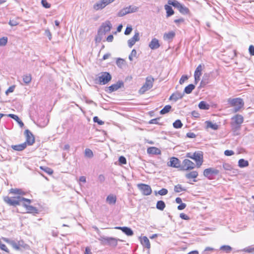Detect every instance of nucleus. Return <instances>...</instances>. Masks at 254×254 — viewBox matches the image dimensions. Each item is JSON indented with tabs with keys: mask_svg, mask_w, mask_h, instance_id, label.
Wrapping results in <instances>:
<instances>
[{
	"mask_svg": "<svg viewBox=\"0 0 254 254\" xmlns=\"http://www.w3.org/2000/svg\"><path fill=\"white\" fill-rule=\"evenodd\" d=\"M230 125L231 130L235 135L239 134L241 125L244 122V117L240 114H237L231 118Z\"/></svg>",
	"mask_w": 254,
	"mask_h": 254,
	"instance_id": "nucleus-1",
	"label": "nucleus"
},
{
	"mask_svg": "<svg viewBox=\"0 0 254 254\" xmlns=\"http://www.w3.org/2000/svg\"><path fill=\"white\" fill-rule=\"evenodd\" d=\"M4 200L6 203L12 206L22 205L24 201H27L28 203L31 202V199L25 198L20 195L14 197L6 196L4 197Z\"/></svg>",
	"mask_w": 254,
	"mask_h": 254,
	"instance_id": "nucleus-2",
	"label": "nucleus"
},
{
	"mask_svg": "<svg viewBox=\"0 0 254 254\" xmlns=\"http://www.w3.org/2000/svg\"><path fill=\"white\" fill-rule=\"evenodd\" d=\"M228 103L230 107H234V113L239 112L244 105V102L243 99L240 98H229L228 99Z\"/></svg>",
	"mask_w": 254,
	"mask_h": 254,
	"instance_id": "nucleus-3",
	"label": "nucleus"
},
{
	"mask_svg": "<svg viewBox=\"0 0 254 254\" xmlns=\"http://www.w3.org/2000/svg\"><path fill=\"white\" fill-rule=\"evenodd\" d=\"M186 156L194 160L196 162V165L197 168H199L203 163V155L201 152H195L193 154L188 153Z\"/></svg>",
	"mask_w": 254,
	"mask_h": 254,
	"instance_id": "nucleus-4",
	"label": "nucleus"
},
{
	"mask_svg": "<svg viewBox=\"0 0 254 254\" xmlns=\"http://www.w3.org/2000/svg\"><path fill=\"white\" fill-rule=\"evenodd\" d=\"M101 243L103 245H108L113 247H116L118 244V241L119 239L113 237H108L104 236H101L98 239Z\"/></svg>",
	"mask_w": 254,
	"mask_h": 254,
	"instance_id": "nucleus-5",
	"label": "nucleus"
},
{
	"mask_svg": "<svg viewBox=\"0 0 254 254\" xmlns=\"http://www.w3.org/2000/svg\"><path fill=\"white\" fill-rule=\"evenodd\" d=\"M154 81V78H153L152 76H147L146 78L145 83L139 90V93L140 94H143L146 91L151 89L153 86Z\"/></svg>",
	"mask_w": 254,
	"mask_h": 254,
	"instance_id": "nucleus-6",
	"label": "nucleus"
},
{
	"mask_svg": "<svg viewBox=\"0 0 254 254\" xmlns=\"http://www.w3.org/2000/svg\"><path fill=\"white\" fill-rule=\"evenodd\" d=\"M112 77L110 74L107 72H102L98 74L96 80L100 84L104 85L107 84L111 80Z\"/></svg>",
	"mask_w": 254,
	"mask_h": 254,
	"instance_id": "nucleus-7",
	"label": "nucleus"
},
{
	"mask_svg": "<svg viewBox=\"0 0 254 254\" xmlns=\"http://www.w3.org/2000/svg\"><path fill=\"white\" fill-rule=\"evenodd\" d=\"M219 173L218 170L214 168H208L205 169L203 171V175L209 180H213L214 176L217 175Z\"/></svg>",
	"mask_w": 254,
	"mask_h": 254,
	"instance_id": "nucleus-8",
	"label": "nucleus"
},
{
	"mask_svg": "<svg viewBox=\"0 0 254 254\" xmlns=\"http://www.w3.org/2000/svg\"><path fill=\"white\" fill-rule=\"evenodd\" d=\"M138 7L136 6L129 5L120 10L117 15L119 17H122L127 14L135 12L138 10Z\"/></svg>",
	"mask_w": 254,
	"mask_h": 254,
	"instance_id": "nucleus-9",
	"label": "nucleus"
},
{
	"mask_svg": "<svg viewBox=\"0 0 254 254\" xmlns=\"http://www.w3.org/2000/svg\"><path fill=\"white\" fill-rule=\"evenodd\" d=\"M115 0H100L93 5L95 10H99L105 8L107 5L113 2Z\"/></svg>",
	"mask_w": 254,
	"mask_h": 254,
	"instance_id": "nucleus-10",
	"label": "nucleus"
},
{
	"mask_svg": "<svg viewBox=\"0 0 254 254\" xmlns=\"http://www.w3.org/2000/svg\"><path fill=\"white\" fill-rule=\"evenodd\" d=\"M112 27L111 22L109 20H106L103 22L98 29L99 34L105 35L107 32H109Z\"/></svg>",
	"mask_w": 254,
	"mask_h": 254,
	"instance_id": "nucleus-11",
	"label": "nucleus"
},
{
	"mask_svg": "<svg viewBox=\"0 0 254 254\" xmlns=\"http://www.w3.org/2000/svg\"><path fill=\"white\" fill-rule=\"evenodd\" d=\"M137 187L144 195H150L152 192L151 188L148 185L139 184L137 185Z\"/></svg>",
	"mask_w": 254,
	"mask_h": 254,
	"instance_id": "nucleus-12",
	"label": "nucleus"
},
{
	"mask_svg": "<svg viewBox=\"0 0 254 254\" xmlns=\"http://www.w3.org/2000/svg\"><path fill=\"white\" fill-rule=\"evenodd\" d=\"M24 134L26 136V146L32 145L35 142V137L32 132L28 129H26Z\"/></svg>",
	"mask_w": 254,
	"mask_h": 254,
	"instance_id": "nucleus-13",
	"label": "nucleus"
},
{
	"mask_svg": "<svg viewBox=\"0 0 254 254\" xmlns=\"http://www.w3.org/2000/svg\"><path fill=\"white\" fill-rule=\"evenodd\" d=\"M195 165L189 159H185L183 161L182 169L183 170H190L195 168Z\"/></svg>",
	"mask_w": 254,
	"mask_h": 254,
	"instance_id": "nucleus-14",
	"label": "nucleus"
},
{
	"mask_svg": "<svg viewBox=\"0 0 254 254\" xmlns=\"http://www.w3.org/2000/svg\"><path fill=\"white\" fill-rule=\"evenodd\" d=\"M168 165L172 167L178 168L181 166V162L176 157H171L170 161L168 163Z\"/></svg>",
	"mask_w": 254,
	"mask_h": 254,
	"instance_id": "nucleus-15",
	"label": "nucleus"
},
{
	"mask_svg": "<svg viewBox=\"0 0 254 254\" xmlns=\"http://www.w3.org/2000/svg\"><path fill=\"white\" fill-rule=\"evenodd\" d=\"M139 33L138 32H136L133 36L127 41L128 47L131 48L135 44L136 42L139 41Z\"/></svg>",
	"mask_w": 254,
	"mask_h": 254,
	"instance_id": "nucleus-16",
	"label": "nucleus"
},
{
	"mask_svg": "<svg viewBox=\"0 0 254 254\" xmlns=\"http://www.w3.org/2000/svg\"><path fill=\"white\" fill-rule=\"evenodd\" d=\"M29 204L30 203H28L27 201H24L22 205L26 208L28 213L38 214V210L35 207L30 205Z\"/></svg>",
	"mask_w": 254,
	"mask_h": 254,
	"instance_id": "nucleus-17",
	"label": "nucleus"
},
{
	"mask_svg": "<svg viewBox=\"0 0 254 254\" xmlns=\"http://www.w3.org/2000/svg\"><path fill=\"white\" fill-rule=\"evenodd\" d=\"M123 85V82L122 81H119L116 83L108 87V90H109V92H112L121 88Z\"/></svg>",
	"mask_w": 254,
	"mask_h": 254,
	"instance_id": "nucleus-18",
	"label": "nucleus"
},
{
	"mask_svg": "<svg viewBox=\"0 0 254 254\" xmlns=\"http://www.w3.org/2000/svg\"><path fill=\"white\" fill-rule=\"evenodd\" d=\"M184 96V93H181L179 92H176L173 93L169 98L170 100L174 102L177 101L179 99H181Z\"/></svg>",
	"mask_w": 254,
	"mask_h": 254,
	"instance_id": "nucleus-19",
	"label": "nucleus"
},
{
	"mask_svg": "<svg viewBox=\"0 0 254 254\" xmlns=\"http://www.w3.org/2000/svg\"><path fill=\"white\" fill-rule=\"evenodd\" d=\"M160 46V45L159 44V40L155 38L152 39L151 42L149 44V47L151 50L157 49L159 48Z\"/></svg>",
	"mask_w": 254,
	"mask_h": 254,
	"instance_id": "nucleus-20",
	"label": "nucleus"
},
{
	"mask_svg": "<svg viewBox=\"0 0 254 254\" xmlns=\"http://www.w3.org/2000/svg\"><path fill=\"white\" fill-rule=\"evenodd\" d=\"M115 229L121 230L128 236H132L133 232L132 230L129 227H116Z\"/></svg>",
	"mask_w": 254,
	"mask_h": 254,
	"instance_id": "nucleus-21",
	"label": "nucleus"
},
{
	"mask_svg": "<svg viewBox=\"0 0 254 254\" xmlns=\"http://www.w3.org/2000/svg\"><path fill=\"white\" fill-rule=\"evenodd\" d=\"M147 152L149 154L158 155L161 154L160 150L155 147H150L147 148Z\"/></svg>",
	"mask_w": 254,
	"mask_h": 254,
	"instance_id": "nucleus-22",
	"label": "nucleus"
},
{
	"mask_svg": "<svg viewBox=\"0 0 254 254\" xmlns=\"http://www.w3.org/2000/svg\"><path fill=\"white\" fill-rule=\"evenodd\" d=\"M175 36V32L171 31L168 33H164L163 35V39L165 41H171Z\"/></svg>",
	"mask_w": 254,
	"mask_h": 254,
	"instance_id": "nucleus-23",
	"label": "nucleus"
},
{
	"mask_svg": "<svg viewBox=\"0 0 254 254\" xmlns=\"http://www.w3.org/2000/svg\"><path fill=\"white\" fill-rule=\"evenodd\" d=\"M26 147V143H22L17 145H12L11 146V148L17 151H21L25 149Z\"/></svg>",
	"mask_w": 254,
	"mask_h": 254,
	"instance_id": "nucleus-24",
	"label": "nucleus"
},
{
	"mask_svg": "<svg viewBox=\"0 0 254 254\" xmlns=\"http://www.w3.org/2000/svg\"><path fill=\"white\" fill-rule=\"evenodd\" d=\"M117 197L114 194H110L106 198V201L110 204H114L116 203Z\"/></svg>",
	"mask_w": 254,
	"mask_h": 254,
	"instance_id": "nucleus-25",
	"label": "nucleus"
},
{
	"mask_svg": "<svg viewBox=\"0 0 254 254\" xmlns=\"http://www.w3.org/2000/svg\"><path fill=\"white\" fill-rule=\"evenodd\" d=\"M141 244L147 249H150V244L149 239L146 236H143L141 240Z\"/></svg>",
	"mask_w": 254,
	"mask_h": 254,
	"instance_id": "nucleus-26",
	"label": "nucleus"
},
{
	"mask_svg": "<svg viewBox=\"0 0 254 254\" xmlns=\"http://www.w3.org/2000/svg\"><path fill=\"white\" fill-rule=\"evenodd\" d=\"M164 8L166 11V16L167 17H170L174 14V11L170 5L166 4L164 6Z\"/></svg>",
	"mask_w": 254,
	"mask_h": 254,
	"instance_id": "nucleus-27",
	"label": "nucleus"
},
{
	"mask_svg": "<svg viewBox=\"0 0 254 254\" xmlns=\"http://www.w3.org/2000/svg\"><path fill=\"white\" fill-rule=\"evenodd\" d=\"M205 124L206 125V128H211L213 130H217L218 129V125L216 124H213L211 121H206Z\"/></svg>",
	"mask_w": 254,
	"mask_h": 254,
	"instance_id": "nucleus-28",
	"label": "nucleus"
},
{
	"mask_svg": "<svg viewBox=\"0 0 254 254\" xmlns=\"http://www.w3.org/2000/svg\"><path fill=\"white\" fill-rule=\"evenodd\" d=\"M8 116L11 118L12 119H14V120H15L17 122V123L19 124V125L20 126V127H22L24 126L23 123L22 122L21 120H20V119L17 115L10 114H8Z\"/></svg>",
	"mask_w": 254,
	"mask_h": 254,
	"instance_id": "nucleus-29",
	"label": "nucleus"
},
{
	"mask_svg": "<svg viewBox=\"0 0 254 254\" xmlns=\"http://www.w3.org/2000/svg\"><path fill=\"white\" fill-rule=\"evenodd\" d=\"M198 176V172L196 171H193L186 174V177L188 179H195Z\"/></svg>",
	"mask_w": 254,
	"mask_h": 254,
	"instance_id": "nucleus-30",
	"label": "nucleus"
},
{
	"mask_svg": "<svg viewBox=\"0 0 254 254\" xmlns=\"http://www.w3.org/2000/svg\"><path fill=\"white\" fill-rule=\"evenodd\" d=\"M178 10L183 14H188L190 11L189 8L182 4L180 5Z\"/></svg>",
	"mask_w": 254,
	"mask_h": 254,
	"instance_id": "nucleus-31",
	"label": "nucleus"
},
{
	"mask_svg": "<svg viewBox=\"0 0 254 254\" xmlns=\"http://www.w3.org/2000/svg\"><path fill=\"white\" fill-rule=\"evenodd\" d=\"M10 192L18 195H23L25 194V192L21 189H11L10 190Z\"/></svg>",
	"mask_w": 254,
	"mask_h": 254,
	"instance_id": "nucleus-32",
	"label": "nucleus"
},
{
	"mask_svg": "<svg viewBox=\"0 0 254 254\" xmlns=\"http://www.w3.org/2000/svg\"><path fill=\"white\" fill-rule=\"evenodd\" d=\"M238 166L240 168H244L249 166V162L244 159H241L238 161Z\"/></svg>",
	"mask_w": 254,
	"mask_h": 254,
	"instance_id": "nucleus-33",
	"label": "nucleus"
},
{
	"mask_svg": "<svg viewBox=\"0 0 254 254\" xmlns=\"http://www.w3.org/2000/svg\"><path fill=\"white\" fill-rule=\"evenodd\" d=\"M195 86L192 84H190L186 86L184 89V93L186 94H190L192 91L194 89Z\"/></svg>",
	"mask_w": 254,
	"mask_h": 254,
	"instance_id": "nucleus-34",
	"label": "nucleus"
},
{
	"mask_svg": "<svg viewBox=\"0 0 254 254\" xmlns=\"http://www.w3.org/2000/svg\"><path fill=\"white\" fill-rule=\"evenodd\" d=\"M166 206L165 202L162 200H159L156 204V208L160 210H163Z\"/></svg>",
	"mask_w": 254,
	"mask_h": 254,
	"instance_id": "nucleus-35",
	"label": "nucleus"
},
{
	"mask_svg": "<svg viewBox=\"0 0 254 254\" xmlns=\"http://www.w3.org/2000/svg\"><path fill=\"white\" fill-rule=\"evenodd\" d=\"M209 75L206 74L204 75L200 82L201 85L204 86L207 84L209 82Z\"/></svg>",
	"mask_w": 254,
	"mask_h": 254,
	"instance_id": "nucleus-36",
	"label": "nucleus"
},
{
	"mask_svg": "<svg viewBox=\"0 0 254 254\" xmlns=\"http://www.w3.org/2000/svg\"><path fill=\"white\" fill-rule=\"evenodd\" d=\"M168 3L169 5H173L175 7L177 8L178 9L179 7H180V5L182 4L180 2H179L178 1L175 0H169L168 1Z\"/></svg>",
	"mask_w": 254,
	"mask_h": 254,
	"instance_id": "nucleus-37",
	"label": "nucleus"
},
{
	"mask_svg": "<svg viewBox=\"0 0 254 254\" xmlns=\"http://www.w3.org/2000/svg\"><path fill=\"white\" fill-rule=\"evenodd\" d=\"M198 107L200 109L208 110L209 108V105L204 101H201L198 104Z\"/></svg>",
	"mask_w": 254,
	"mask_h": 254,
	"instance_id": "nucleus-38",
	"label": "nucleus"
},
{
	"mask_svg": "<svg viewBox=\"0 0 254 254\" xmlns=\"http://www.w3.org/2000/svg\"><path fill=\"white\" fill-rule=\"evenodd\" d=\"M186 189L183 188L181 185L178 184L174 187V191L176 192H180L182 191H186Z\"/></svg>",
	"mask_w": 254,
	"mask_h": 254,
	"instance_id": "nucleus-39",
	"label": "nucleus"
},
{
	"mask_svg": "<svg viewBox=\"0 0 254 254\" xmlns=\"http://www.w3.org/2000/svg\"><path fill=\"white\" fill-rule=\"evenodd\" d=\"M171 108L170 105H166L160 111V113L161 115L168 113L171 109Z\"/></svg>",
	"mask_w": 254,
	"mask_h": 254,
	"instance_id": "nucleus-40",
	"label": "nucleus"
},
{
	"mask_svg": "<svg viewBox=\"0 0 254 254\" xmlns=\"http://www.w3.org/2000/svg\"><path fill=\"white\" fill-rule=\"evenodd\" d=\"M223 168L228 171H231L233 169V166L229 163H225L222 165Z\"/></svg>",
	"mask_w": 254,
	"mask_h": 254,
	"instance_id": "nucleus-41",
	"label": "nucleus"
},
{
	"mask_svg": "<svg viewBox=\"0 0 254 254\" xmlns=\"http://www.w3.org/2000/svg\"><path fill=\"white\" fill-rule=\"evenodd\" d=\"M31 76L30 74H26L23 76V80L26 84L29 83L31 81Z\"/></svg>",
	"mask_w": 254,
	"mask_h": 254,
	"instance_id": "nucleus-42",
	"label": "nucleus"
},
{
	"mask_svg": "<svg viewBox=\"0 0 254 254\" xmlns=\"http://www.w3.org/2000/svg\"><path fill=\"white\" fill-rule=\"evenodd\" d=\"M202 70V66L201 64L197 66L194 71V75H201V71Z\"/></svg>",
	"mask_w": 254,
	"mask_h": 254,
	"instance_id": "nucleus-43",
	"label": "nucleus"
},
{
	"mask_svg": "<svg viewBox=\"0 0 254 254\" xmlns=\"http://www.w3.org/2000/svg\"><path fill=\"white\" fill-rule=\"evenodd\" d=\"M173 126L175 128H180L183 126V124L180 120H177L173 123Z\"/></svg>",
	"mask_w": 254,
	"mask_h": 254,
	"instance_id": "nucleus-44",
	"label": "nucleus"
},
{
	"mask_svg": "<svg viewBox=\"0 0 254 254\" xmlns=\"http://www.w3.org/2000/svg\"><path fill=\"white\" fill-rule=\"evenodd\" d=\"M242 252H244L248 253H254V247L252 246L246 247L241 250Z\"/></svg>",
	"mask_w": 254,
	"mask_h": 254,
	"instance_id": "nucleus-45",
	"label": "nucleus"
},
{
	"mask_svg": "<svg viewBox=\"0 0 254 254\" xmlns=\"http://www.w3.org/2000/svg\"><path fill=\"white\" fill-rule=\"evenodd\" d=\"M220 250L224 251L226 253H228L232 250V248L228 245H223L220 247Z\"/></svg>",
	"mask_w": 254,
	"mask_h": 254,
	"instance_id": "nucleus-46",
	"label": "nucleus"
},
{
	"mask_svg": "<svg viewBox=\"0 0 254 254\" xmlns=\"http://www.w3.org/2000/svg\"><path fill=\"white\" fill-rule=\"evenodd\" d=\"M85 156L89 158L92 157L93 156V153L92 151L90 149H86L85 150Z\"/></svg>",
	"mask_w": 254,
	"mask_h": 254,
	"instance_id": "nucleus-47",
	"label": "nucleus"
},
{
	"mask_svg": "<svg viewBox=\"0 0 254 254\" xmlns=\"http://www.w3.org/2000/svg\"><path fill=\"white\" fill-rule=\"evenodd\" d=\"M40 168L49 175H51L53 173V170L49 167H41Z\"/></svg>",
	"mask_w": 254,
	"mask_h": 254,
	"instance_id": "nucleus-48",
	"label": "nucleus"
},
{
	"mask_svg": "<svg viewBox=\"0 0 254 254\" xmlns=\"http://www.w3.org/2000/svg\"><path fill=\"white\" fill-rule=\"evenodd\" d=\"M104 35L103 34H99V31H98L97 35L96 36L95 39L96 42L100 43Z\"/></svg>",
	"mask_w": 254,
	"mask_h": 254,
	"instance_id": "nucleus-49",
	"label": "nucleus"
},
{
	"mask_svg": "<svg viewBox=\"0 0 254 254\" xmlns=\"http://www.w3.org/2000/svg\"><path fill=\"white\" fill-rule=\"evenodd\" d=\"M7 42V38L3 37L0 38V46H5Z\"/></svg>",
	"mask_w": 254,
	"mask_h": 254,
	"instance_id": "nucleus-50",
	"label": "nucleus"
},
{
	"mask_svg": "<svg viewBox=\"0 0 254 254\" xmlns=\"http://www.w3.org/2000/svg\"><path fill=\"white\" fill-rule=\"evenodd\" d=\"M136 54H137V53H136V50L135 49H133L131 51V52L129 56V57H128L129 60L130 61H132L133 60V57H135L136 56Z\"/></svg>",
	"mask_w": 254,
	"mask_h": 254,
	"instance_id": "nucleus-51",
	"label": "nucleus"
},
{
	"mask_svg": "<svg viewBox=\"0 0 254 254\" xmlns=\"http://www.w3.org/2000/svg\"><path fill=\"white\" fill-rule=\"evenodd\" d=\"M41 4L46 8H49L51 7V4L48 3L47 0H42Z\"/></svg>",
	"mask_w": 254,
	"mask_h": 254,
	"instance_id": "nucleus-52",
	"label": "nucleus"
},
{
	"mask_svg": "<svg viewBox=\"0 0 254 254\" xmlns=\"http://www.w3.org/2000/svg\"><path fill=\"white\" fill-rule=\"evenodd\" d=\"M18 245L19 247V250L20 249V248L26 249L28 246L27 245L25 244L22 240L18 242Z\"/></svg>",
	"mask_w": 254,
	"mask_h": 254,
	"instance_id": "nucleus-53",
	"label": "nucleus"
},
{
	"mask_svg": "<svg viewBox=\"0 0 254 254\" xmlns=\"http://www.w3.org/2000/svg\"><path fill=\"white\" fill-rule=\"evenodd\" d=\"M168 190L166 189H162L158 192L160 195H165L168 193Z\"/></svg>",
	"mask_w": 254,
	"mask_h": 254,
	"instance_id": "nucleus-54",
	"label": "nucleus"
},
{
	"mask_svg": "<svg viewBox=\"0 0 254 254\" xmlns=\"http://www.w3.org/2000/svg\"><path fill=\"white\" fill-rule=\"evenodd\" d=\"M8 24L11 26H14L17 25L19 24V22H18L16 20L10 19L8 22Z\"/></svg>",
	"mask_w": 254,
	"mask_h": 254,
	"instance_id": "nucleus-55",
	"label": "nucleus"
},
{
	"mask_svg": "<svg viewBox=\"0 0 254 254\" xmlns=\"http://www.w3.org/2000/svg\"><path fill=\"white\" fill-rule=\"evenodd\" d=\"M93 121L95 123H97L99 125H102L104 124V122L99 120L98 117H94L93 118Z\"/></svg>",
	"mask_w": 254,
	"mask_h": 254,
	"instance_id": "nucleus-56",
	"label": "nucleus"
},
{
	"mask_svg": "<svg viewBox=\"0 0 254 254\" xmlns=\"http://www.w3.org/2000/svg\"><path fill=\"white\" fill-rule=\"evenodd\" d=\"M188 79L187 75H183L180 79L179 83L181 84H183L185 81H186Z\"/></svg>",
	"mask_w": 254,
	"mask_h": 254,
	"instance_id": "nucleus-57",
	"label": "nucleus"
},
{
	"mask_svg": "<svg viewBox=\"0 0 254 254\" xmlns=\"http://www.w3.org/2000/svg\"><path fill=\"white\" fill-rule=\"evenodd\" d=\"M119 161L122 164H126L127 163L126 158L122 156L119 157Z\"/></svg>",
	"mask_w": 254,
	"mask_h": 254,
	"instance_id": "nucleus-58",
	"label": "nucleus"
},
{
	"mask_svg": "<svg viewBox=\"0 0 254 254\" xmlns=\"http://www.w3.org/2000/svg\"><path fill=\"white\" fill-rule=\"evenodd\" d=\"M10 245L13 247V249H15L16 250H19L18 242L16 243L14 241L12 240Z\"/></svg>",
	"mask_w": 254,
	"mask_h": 254,
	"instance_id": "nucleus-59",
	"label": "nucleus"
},
{
	"mask_svg": "<svg viewBox=\"0 0 254 254\" xmlns=\"http://www.w3.org/2000/svg\"><path fill=\"white\" fill-rule=\"evenodd\" d=\"M15 88L14 86H10L7 90L5 91V94L7 95L9 93H12L14 91Z\"/></svg>",
	"mask_w": 254,
	"mask_h": 254,
	"instance_id": "nucleus-60",
	"label": "nucleus"
},
{
	"mask_svg": "<svg viewBox=\"0 0 254 254\" xmlns=\"http://www.w3.org/2000/svg\"><path fill=\"white\" fill-rule=\"evenodd\" d=\"M132 30V28L131 26H127L125 30V34L126 35H129L131 33Z\"/></svg>",
	"mask_w": 254,
	"mask_h": 254,
	"instance_id": "nucleus-61",
	"label": "nucleus"
},
{
	"mask_svg": "<svg viewBox=\"0 0 254 254\" xmlns=\"http://www.w3.org/2000/svg\"><path fill=\"white\" fill-rule=\"evenodd\" d=\"M45 35L48 37L50 40L52 39V34L49 29L45 30Z\"/></svg>",
	"mask_w": 254,
	"mask_h": 254,
	"instance_id": "nucleus-62",
	"label": "nucleus"
},
{
	"mask_svg": "<svg viewBox=\"0 0 254 254\" xmlns=\"http://www.w3.org/2000/svg\"><path fill=\"white\" fill-rule=\"evenodd\" d=\"M249 52L251 56H254V46L253 45L250 46Z\"/></svg>",
	"mask_w": 254,
	"mask_h": 254,
	"instance_id": "nucleus-63",
	"label": "nucleus"
},
{
	"mask_svg": "<svg viewBox=\"0 0 254 254\" xmlns=\"http://www.w3.org/2000/svg\"><path fill=\"white\" fill-rule=\"evenodd\" d=\"M234 154V152L232 150H226L224 151V154L226 156H231Z\"/></svg>",
	"mask_w": 254,
	"mask_h": 254,
	"instance_id": "nucleus-64",
	"label": "nucleus"
}]
</instances>
